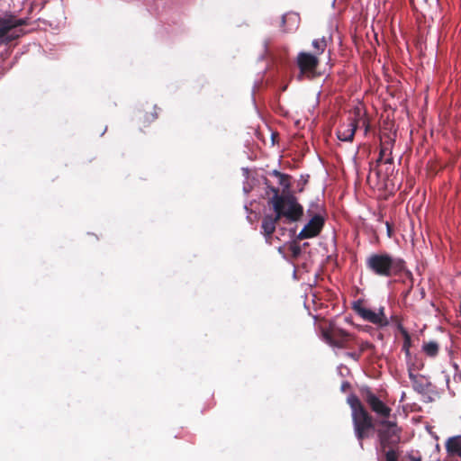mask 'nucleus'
<instances>
[{
  "mask_svg": "<svg viewBox=\"0 0 461 461\" xmlns=\"http://www.w3.org/2000/svg\"><path fill=\"white\" fill-rule=\"evenodd\" d=\"M366 267L372 274L381 277H392L405 270V261L387 253H373L366 259Z\"/></svg>",
  "mask_w": 461,
  "mask_h": 461,
  "instance_id": "nucleus-1",
  "label": "nucleus"
},
{
  "mask_svg": "<svg viewBox=\"0 0 461 461\" xmlns=\"http://www.w3.org/2000/svg\"><path fill=\"white\" fill-rule=\"evenodd\" d=\"M348 403L352 411V422L354 433L363 448V440L369 437L371 430L375 429L373 417L368 413L357 395L348 397Z\"/></svg>",
  "mask_w": 461,
  "mask_h": 461,
  "instance_id": "nucleus-2",
  "label": "nucleus"
},
{
  "mask_svg": "<svg viewBox=\"0 0 461 461\" xmlns=\"http://www.w3.org/2000/svg\"><path fill=\"white\" fill-rule=\"evenodd\" d=\"M268 204L272 206L274 212L277 213V217L284 219L285 223L299 221L303 216V207L294 194L276 195L268 200Z\"/></svg>",
  "mask_w": 461,
  "mask_h": 461,
  "instance_id": "nucleus-3",
  "label": "nucleus"
},
{
  "mask_svg": "<svg viewBox=\"0 0 461 461\" xmlns=\"http://www.w3.org/2000/svg\"><path fill=\"white\" fill-rule=\"evenodd\" d=\"M353 309L363 320L369 321L379 328L387 327L391 321L396 325L400 332H402V329H405L398 315H392L390 320L387 318L384 313V307H380L378 312H375L372 310L364 307L361 301H357L354 303Z\"/></svg>",
  "mask_w": 461,
  "mask_h": 461,
  "instance_id": "nucleus-4",
  "label": "nucleus"
},
{
  "mask_svg": "<svg viewBox=\"0 0 461 461\" xmlns=\"http://www.w3.org/2000/svg\"><path fill=\"white\" fill-rule=\"evenodd\" d=\"M378 425L380 428L377 429V438L381 451L385 454L390 449L395 450L394 447L401 441L402 429L395 421L388 420H380ZM396 451L398 452L397 449Z\"/></svg>",
  "mask_w": 461,
  "mask_h": 461,
  "instance_id": "nucleus-5",
  "label": "nucleus"
},
{
  "mask_svg": "<svg viewBox=\"0 0 461 461\" xmlns=\"http://www.w3.org/2000/svg\"><path fill=\"white\" fill-rule=\"evenodd\" d=\"M296 65L299 68L298 78L303 79V77L312 78L315 77L316 70L320 65V58L316 54L306 51H301L296 58Z\"/></svg>",
  "mask_w": 461,
  "mask_h": 461,
  "instance_id": "nucleus-6",
  "label": "nucleus"
},
{
  "mask_svg": "<svg viewBox=\"0 0 461 461\" xmlns=\"http://www.w3.org/2000/svg\"><path fill=\"white\" fill-rule=\"evenodd\" d=\"M322 335L327 343L339 348H351V342L356 340L352 334L337 327H330L323 330Z\"/></svg>",
  "mask_w": 461,
  "mask_h": 461,
  "instance_id": "nucleus-7",
  "label": "nucleus"
},
{
  "mask_svg": "<svg viewBox=\"0 0 461 461\" xmlns=\"http://www.w3.org/2000/svg\"><path fill=\"white\" fill-rule=\"evenodd\" d=\"M27 24L25 19L15 18L14 15L0 16V43H9L18 37L12 32L13 29Z\"/></svg>",
  "mask_w": 461,
  "mask_h": 461,
  "instance_id": "nucleus-8",
  "label": "nucleus"
},
{
  "mask_svg": "<svg viewBox=\"0 0 461 461\" xmlns=\"http://www.w3.org/2000/svg\"><path fill=\"white\" fill-rule=\"evenodd\" d=\"M364 401L368 404L372 411L376 413L382 420H387L392 409L382 402L369 388L361 391Z\"/></svg>",
  "mask_w": 461,
  "mask_h": 461,
  "instance_id": "nucleus-9",
  "label": "nucleus"
},
{
  "mask_svg": "<svg viewBox=\"0 0 461 461\" xmlns=\"http://www.w3.org/2000/svg\"><path fill=\"white\" fill-rule=\"evenodd\" d=\"M360 116V110L355 111V116L348 118V122L341 124L337 131V137L339 140L351 142L358 127L357 118Z\"/></svg>",
  "mask_w": 461,
  "mask_h": 461,
  "instance_id": "nucleus-10",
  "label": "nucleus"
},
{
  "mask_svg": "<svg viewBox=\"0 0 461 461\" xmlns=\"http://www.w3.org/2000/svg\"><path fill=\"white\" fill-rule=\"evenodd\" d=\"M324 216L313 215L310 221L305 224L303 230L297 235V239L302 240L316 237L321 231L324 226Z\"/></svg>",
  "mask_w": 461,
  "mask_h": 461,
  "instance_id": "nucleus-11",
  "label": "nucleus"
},
{
  "mask_svg": "<svg viewBox=\"0 0 461 461\" xmlns=\"http://www.w3.org/2000/svg\"><path fill=\"white\" fill-rule=\"evenodd\" d=\"M282 221L277 217V213L266 214L261 222V233L264 235L266 242L269 245L273 243V234L276 231V224Z\"/></svg>",
  "mask_w": 461,
  "mask_h": 461,
  "instance_id": "nucleus-12",
  "label": "nucleus"
},
{
  "mask_svg": "<svg viewBox=\"0 0 461 461\" xmlns=\"http://www.w3.org/2000/svg\"><path fill=\"white\" fill-rule=\"evenodd\" d=\"M420 379L414 381L412 384V388L415 392L424 394L428 393L429 388L430 386V383L425 378L423 375H420Z\"/></svg>",
  "mask_w": 461,
  "mask_h": 461,
  "instance_id": "nucleus-13",
  "label": "nucleus"
},
{
  "mask_svg": "<svg viewBox=\"0 0 461 461\" xmlns=\"http://www.w3.org/2000/svg\"><path fill=\"white\" fill-rule=\"evenodd\" d=\"M422 349L429 357H435L439 351V345L436 341H429L423 344Z\"/></svg>",
  "mask_w": 461,
  "mask_h": 461,
  "instance_id": "nucleus-14",
  "label": "nucleus"
},
{
  "mask_svg": "<svg viewBox=\"0 0 461 461\" xmlns=\"http://www.w3.org/2000/svg\"><path fill=\"white\" fill-rule=\"evenodd\" d=\"M324 207L319 201L312 202L307 209V214L310 217H313V215L324 216Z\"/></svg>",
  "mask_w": 461,
  "mask_h": 461,
  "instance_id": "nucleus-15",
  "label": "nucleus"
},
{
  "mask_svg": "<svg viewBox=\"0 0 461 461\" xmlns=\"http://www.w3.org/2000/svg\"><path fill=\"white\" fill-rule=\"evenodd\" d=\"M312 45L314 49L312 54H316L317 57L320 58V55H321L327 48V41L325 38L315 39L312 41Z\"/></svg>",
  "mask_w": 461,
  "mask_h": 461,
  "instance_id": "nucleus-16",
  "label": "nucleus"
},
{
  "mask_svg": "<svg viewBox=\"0 0 461 461\" xmlns=\"http://www.w3.org/2000/svg\"><path fill=\"white\" fill-rule=\"evenodd\" d=\"M393 162V158L392 157V152H388V156L384 158L382 157H378V158L375 160V164H371L370 165V170L371 171H375V174L377 176H379V171L377 170V167L381 164V163H385V164H392Z\"/></svg>",
  "mask_w": 461,
  "mask_h": 461,
  "instance_id": "nucleus-17",
  "label": "nucleus"
},
{
  "mask_svg": "<svg viewBox=\"0 0 461 461\" xmlns=\"http://www.w3.org/2000/svg\"><path fill=\"white\" fill-rule=\"evenodd\" d=\"M401 334L403 337L402 350L404 351L405 355L407 357H409L411 355L410 348L411 346V336H410L409 332L405 329H402Z\"/></svg>",
  "mask_w": 461,
  "mask_h": 461,
  "instance_id": "nucleus-18",
  "label": "nucleus"
},
{
  "mask_svg": "<svg viewBox=\"0 0 461 461\" xmlns=\"http://www.w3.org/2000/svg\"><path fill=\"white\" fill-rule=\"evenodd\" d=\"M273 175L278 177L280 185L284 186L285 189L290 188V176L283 174L277 170H274Z\"/></svg>",
  "mask_w": 461,
  "mask_h": 461,
  "instance_id": "nucleus-19",
  "label": "nucleus"
},
{
  "mask_svg": "<svg viewBox=\"0 0 461 461\" xmlns=\"http://www.w3.org/2000/svg\"><path fill=\"white\" fill-rule=\"evenodd\" d=\"M392 143H393L392 140H390L387 142H383L382 141L381 149H380V152H379V157H382V158H385L388 156L387 151H389V152L391 151L390 150V146H392Z\"/></svg>",
  "mask_w": 461,
  "mask_h": 461,
  "instance_id": "nucleus-20",
  "label": "nucleus"
},
{
  "mask_svg": "<svg viewBox=\"0 0 461 461\" xmlns=\"http://www.w3.org/2000/svg\"><path fill=\"white\" fill-rule=\"evenodd\" d=\"M289 250L294 258H297L302 253L301 246L299 244H297L296 242H293L290 244Z\"/></svg>",
  "mask_w": 461,
  "mask_h": 461,
  "instance_id": "nucleus-21",
  "label": "nucleus"
},
{
  "mask_svg": "<svg viewBox=\"0 0 461 461\" xmlns=\"http://www.w3.org/2000/svg\"><path fill=\"white\" fill-rule=\"evenodd\" d=\"M355 341H356V343L358 344L359 352H361V355L365 351H366V350L375 348V346L372 343L368 342V341H360V342H358V341H357V339Z\"/></svg>",
  "mask_w": 461,
  "mask_h": 461,
  "instance_id": "nucleus-22",
  "label": "nucleus"
},
{
  "mask_svg": "<svg viewBox=\"0 0 461 461\" xmlns=\"http://www.w3.org/2000/svg\"><path fill=\"white\" fill-rule=\"evenodd\" d=\"M399 452L390 449L385 453V461H398Z\"/></svg>",
  "mask_w": 461,
  "mask_h": 461,
  "instance_id": "nucleus-23",
  "label": "nucleus"
},
{
  "mask_svg": "<svg viewBox=\"0 0 461 461\" xmlns=\"http://www.w3.org/2000/svg\"><path fill=\"white\" fill-rule=\"evenodd\" d=\"M357 118L358 124L361 123L365 128V133L366 134L369 131V122L366 117H361V115Z\"/></svg>",
  "mask_w": 461,
  "mask_h": 461,
  "instance_id": "nucleus-24",
  "label": "nucleus"
},
{
  "mask_svg": "<svg viewBox=\"0 0 461 461\" xmlns=\"http://www.w3.org/2000/svg\"><path fill=\"white\" fill-rule=\"evenodd\" d=\"M347 355L351 357L352 359H354L355 361H358L359 358L361 357V352H348L347 353Z\"/></svg>",
  "mask_w": 461,
  "mask_h": 461,
  "instance_id": "nucleus-25",
  "label": "nucleus"
},
{
  "mask_svg": "<svg viewBox=\"0 0 461 461\" xmlns=\"http://www.w3.org/2000/svg\"><path fill=\"white\" fill-rule=\"evenodd\" d=\"M420 375H415L413 374L411 370L409 371V378L410 380L411 381V384L414 383V381H417L418 379H420Z\"/></svg>",
  "mask_w": 461,
  "mask_h": 461,
  "instance_id": "nucleus-26",
  "label": "nucleus"
},
{
  "mask_svg": "<svg viewBox=\"0 0 461 461\" xmlns=\"http://www.w3.org/2000/svg\"><path fill=\"white\" fill-rule=\"evenodd\" d=\"M270 191L273 193V196L272 197H276V195L277 196H285V194H280L279 193V189L276 188V187H270Z\"/></svg>",
  "mask_w": 461,
  "mask_h": 461,
  "instance_id": "nucleus-27",
  "label": "nucleus"
},
{
  "mask_svg": "<svg viewBox=\"0 0 461 461\" xmlns=\"http://www.w3.org/2000/svg\"><path fill=\"white\" fill-rule=\"evenodd\" d=\"M409 461H421L420 456H414L412 455L408 456Z\"/></svg>",
  "mask_w": 461,
  "mask_h": 461,
  "instance_id": "nucleus-28",
  "label": "nucleus"
},
{
  "mask_svg": "<svg viewBox=\"0 0 461 461\" xmlns=\"http://www.w3.org/2000/svg\"><path fill=\"white\" fill-rule=\"evenodd\" d=\"M153 110H154V112L151 113V120L152 121L158 118L157 107L154 106Z\"/></svg>",
  "mask_w": 461,
  "mask_h": 461,
  "instance_id": "nucleus-29",
  "label": "nucleus"
},
{
  "mask_svg": "<svg viewBox=\"0 0 461 461\" xmlns=\"http://www.w3.org/2000/svg\"><path fill=\"white\" fill-rule=\"evenodd\" d=\"M349 387H350L349 383H348V382H344V383L342 384V385H341V390L345 392V391H346L348 388H349Z\"/></svg>",
  "mask_w": 461,
  "mask_h": 461,
  "instance_id": "nucleus-30",
  "label": "nucleus"
},
{
  "mask_svg": "<svg viewBox=\"0 0 461 461\" xmlns=\"http://www.w3.org/2000/svg\"><path fill=\"white\" fill-rule=\"evenodd\" d=\"M386 226H387L388 235L391 236L392 230H391V226H390L389 222H386Z\"/></svg>",
  "mask_w": 461,
  "mask_h": 461,
  "instance_id": "nucleus-31",
  "label": "nucleus"
},
{
  "mask_svg": "<svg viewBox=\"0 0 461 461\" xmlns=\"http://www.w3.org/2000/svg\"><path fill=\"white\" fill-rule=\"evenodd\" d=\"M410 292H411V288H410L409 290H407V291H406V293H405V294H404V295H405V296H407V295L410 294Z\"/></svg>",
  "mask_w": 461,
  "mask_h": 461,
  "instance_id": "nucleus-32",
  "label": "nucleus"
},
{
  "mask_svg": "<svg viewBox=\"0 0 461 461\" xmlns=\"http://www.w3.org/2000/svg\"><path fill=\"white\" fill-rule=\"evenodd\" d=\"M379 339H383V334H380L379 335Z\"/></svg>",
  "mask_w": 461,
  "mask_h": 461,
  "instance_id": "nucleus-33",
  "label": "nucleus"
}]
</instances>
